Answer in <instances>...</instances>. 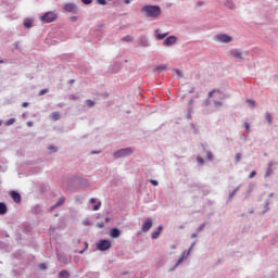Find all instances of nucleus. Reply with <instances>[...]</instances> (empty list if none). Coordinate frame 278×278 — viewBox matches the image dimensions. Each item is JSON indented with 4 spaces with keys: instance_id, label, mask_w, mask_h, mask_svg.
<instances>
[{
    "instance_id": "obj_1",
    "label": "nucleus",
    "mask_w": 278,
    "mask_h": 278,
    "mask_svg": "<svg viewBox=\"0 0 278 278\" xmlns=\"http://www.w3.org/2000/svg\"><path fill=\"white\" fill-rule=\"evenodd\" d=\"M141 12L147 18H157L162 14V8L160 5L147 4L142 7Z\"/></svg>"
},
{
    "instance_id": "obj_2",
    "label": "nucleus",
    "mask_w": 278,
    "mask_h": 278,
    "mask_svg": "<svg viewBox=\"0 0 278 278\" xmlns=\"http://www.w3.org/2000/svg\"><path fill=\"white\" fill-rule=\"evenodd\" d=\"M134 155V148H123L113 153L114 160H121L123 157H129Z\"/></svg>"
},
{
    "instance_id": "obj_3",
    "label": "nucleus",
    "mask_w": 278,
    "mask_h": 278,
    "mask_svg": "<svg viewBox=\"0 0 278 278\" xmlns=\"http://www.w3.org/2000/svg\"><path fill=\"white\" fill-rule=\"evenodd\" d=\"M247 55H249V52L240 51V49H231L228 52V58H230V60H247Z\"/></svg>"
},
{
    "instance_id": "obj_4",
    "label": "nucleus",
    "mask_w": 278,
    "mask_h": 278,
    "mask_svg": "<svg viewBox=\"0 0 278 278\" xmlns=\"http://www.w3.org/2000/svg\"><path fill=\"white\" fill-rule=\"evenodd\" d=\"M97 249H98V251H110V249H112V241H110L108 239H101L97 243Z\"/></svg>"
},
{
    "instance_id": "obj_5",
    "label": "nucleus",
    "mask_w": 278,
    "mask_h": 278,
    "mask_svg": "<svg viewBox=\"0 0 278 278\" xmlns=\"http://www.w3.org/2000/svg\"><path fill=\"white\" fill-rule=\"evenodd\" d=\"M55 18H58V15L53 12H47L45 13L41 17L40 21L42 23H53V21H55Z\"/></svg>"
},
{
    "instance_id": "obj_6",
    "label": "nucleus",
    "mask_w": 278,
    "mask_h": 278,
    "mask_svg": "<svg viewBox=\"0 0 278 278\" xmlns=\"http://www.w3.org/2000/svg\"><path fill=\"white\" fill-rule=\"evenodd\" d=\"M215 40L223 42L224 45H229L233 38L227 34H219L215 36Z\"/></svg>"
},
{
    "instance_id": "obj_7",
    "label": "nucleus",
    "mask_w": 278,
    "mask_h": 278,
    "mask_svg": "<svg viewBox=\"0 0 278 278\" xmlns=\"http://www.w3.org/2000/svg\"><path fill=\"white\" fill-rule=\"evenodd\" d=\"M197 245V242H192L188 252H182L181 256L178 258L177 263H176V267L179 266V264H181V262H184L185 257H188L192 251V249H194V247Z\"/></svg>"
},
{
    "instance_id": "obj_8",
    "label": "nucleus",
    "mask_w": 278,
    "mask_h": 278,
    "mask_svg": "<svg viewBox=\"0 0 278 278\" xmlns=\"http://www.w3.org/2000/svg\"><path fill=\"white\" fill-rule=\"evenodd\" d=\"M151 227H153V219L147 218L141 227V230L143 233H148V231H151Z\"/></svg>"
},
{
    "instance_id": "obj_9",
    "label": "nucleus",
    "mask_w": 278,
    "mask_h": 278,
    "mask_svg": "<svg viewBox=\"0 0 278 278\" xmlns=\"http://www.w3.org/2000/svg\"><path fill=\"white\" fill-rule=\"evenodd\" d=\"M164 47H173V45H177V37L169 36L163 41Z\"/></svg>"
},
{
    "instance_id": "obj_10",
    "label": "nucleus",
    "mask_w": 278,
    "mask_h": 278,
    "mask_svg": "<svg viewBox=\"0 0 278 278\" xmlns=\"http://www.w3.org/2000/svg\"><path fill=\"white\" fill-rule=\"evenodd\" d=\"M164 231V226H159L157 230L152 232L151 238L152 240H157L160 238V235Z\"/></svg>"
},
{
    "instance_id": "obj_11",
    "label": "nucleus",
    "mask_w": 278,
    "mask_h": 278,
    "mask_svg": "<svg viewBox=\"0 0 278 278\" xmlns=\"http://www.w3.org/2000/svg\"><path fill=\"white\" fill-rule=\"evenodd\" d=\"M10 197L13 199L14 203H21V193L17 191H11Z\"/></svg>"
},
{
    "instance_id": "obj_12",
    "label": "nucleus",
    "mask_w": 278,
    "mask_h": 278,
    "mask_svg": "<svg viewBox=\"0 0 278 278\" xmlns=\"http://www.w3.org/2000/svg\"><path fill=\"white\" fill-rule=\"evenodd\" d=\"M65 12H77V5L75 3H67L63 7Z\"/></svg>"
},
{
    "instance_id": "obj_13",
    "label": "nucleus",
    "mask_w": 278,
    "mask_h": 278,
    "mask_svg": "<svg viewBox=\"0 0 278 278\" xmlns=\"http://www.w3.org/2000/svg\"><path fill=\"white\" fill-rule=\"evenodd\" d=\"M154 36L156 38V40H164V38H166V36H168V33H160V29L154 30Z\"/></svg>"
},
{
    "instance_id": "obj_14",
    "label": "nucleus",
    "mask_w": 278,
    "mask_h": 278,
    "mask_svg": "<svg viewBox=\"0 0 278 278\" xmlns=\"http://www.w3.org/2000/svg\"><path fill=\"white\" fill-rule=\"evenodd\" d=\"M111 238H121V230L118 228H112L110 230Z\"/></svg>"
},
{
    "instance_id": "obj_15",
    "label": "nucleus",
    "mask_w": 278,
    "mask_h": 278,
    "mask_svg": "<svg viewBox=\"0 0 278 278\" xmlns=\"http://www.w3.org/2000/svg\"><path fill=\"white\" fill-rule=\"evenodd\" d=\"M8 214V205L4 202H0V216Z\"/></svg>"
},
{
    "instance_id": "obj_16",
    "label": "nucleus",
    "mask_w": 278,
    "mask_h": 278,
    "mask_svg": "<svg viewBox=\"0 0 278 278\" xmlns=\"http://www.w3.org/2000/svg\"><path fill=\"white\" fill-rule=\"evenodd\" d=\"M214 94H215V97H216L217 99H220V100L225 99V97H223V96L220 94V90H217V91H216V90L210 91L208 98L212 99V97H214Z\"/></svg>"
},
{
    "instance_id": "obj_17",
    "label": "nucleus",
    "mask_w": 278,
    "mask_h": 278,
    "mask_svg": "<svg viewBox=\"0 0 278 278\" xmlns=\"http://www.w3.org/2000/svg\"><path fill=\"white\" fill-rule=\"evenodd\" d=\"M140 47H151V43H149V38H147V36L140 37Z\"/></svg>"
},
{
    "instance_id": "obj_18",
    "label": "nucleus",
    "mask_w": 278,
    "mask_h": 278,
    "mask_svg": "<svg viewBox=\"0 0 278 278\" xmlns=\"http://www.w3.org/2000/svg\"><path fill=\"white\" fill-rule=\"evenodd\" d=\"M225 8H228V10H235L236 9V3H233L231 0H226L224 2Z\"/></svg>"
},
{
    "instance_id": "obj_19",
    "label": "nucleus",
    "mask_w": 278,
    "mask_h": 278,
    "mask_svg": "<svg viewBox=\"0 0 278 278\" xmlns=\"http://www.w3.org/2000/svg\"><path fill=\"white\" fill-rule=\"evenodd\" d=\"M64 201H66V199H64V198H60L59 200H58V202L53 205V206H51V211H53V210H55V207H60V205H64Z\"/></svg>"
},
{
    "instance_id": "obj_20",
    "label": "nucleus",
    "mask_w": 278,
    "mask_h": 278,
    "mask_svg": "<svg viewBox=\"0 0 278 278\" xmlns=\"http://www.w3.org/2000/svg\"><path fill=\"white\" fill-rule=\"evenodd\" d=\"M59 278H71V273H68L66 269H63L59 273Z\"/></svg>"
},
{
    "instance_id": "obj_21",
    "label": "nucleus",
    "mask_w": 278,
    "mask_h": 278,
    "mask_svg": "<svg viewBox=\"0 0 278 278\" xmlns=\"http://www.w3.org/2000/svg\"><path fill=\"white\" fill-rule=\"evenodd\" d=\"M241 186H238L232 192L229 193L228 201H231L236 197V193L240 191Z\"/></svg>"
},
{
    "instance_id": "obj_22",
    "label": "nucleus",
    "mask_w": 278,
    "mask_h": 278,
    "mask_svg": "<svg viewBox=\"0 0 278 278\" xmlns=\"http://www.w3.org/2000/svg\"><path fill=\"white\" fill-rule=\"evenodd\" d=\"M33 23L34 22L30 18H26L24 20V27H26V29H31Z\"/></svg>"
},
{
    "instance_id": "obj_23",
    "label": "nucleus",
    "mask_w": 278,
    "mask_h": 278,
    "mask_svg": "<svg viewBox=\"0 0 278 278\" xmlns=\"http://www.w3.org/2000/svg\"><path fill=\"white\" fill-rule=\"evenodd\" d=\"M74 179L76 181H78V184H80V186H88V180L84 179V178H77V177H74Z\"/></svg>"
},
{
    "instance_id": "obj_24",
    "label": "nucleus",
    "mask_w": 278,
    "mask_h": 278,
    "mask_svg": "<svg viewBox=\"0 0 278 278\" xmlns=\"http://www.w3.org/2000/svg\"><path fill=\"white\" fill-rule=\"evenodd\" d=\"M253 189H254L253 184H250V185H249V189H248V191H247V193H245L244 199H249V197H251V192H253Z\"/></svg>"
},
{
    "instance_id": "obj_25",
    "label": "nucleus",
    "mask_w": 278,
    "mask_h": 278,
    "mask_svg": "<svg viewBox=\"0 0 278 278\" xmlns=\"http://www.w3.org/2000/svg\"><path fill=\"white\" fill-rule=\"evenodd\" d=\"M265 121H267L269 125H273V115L269 112L265 114Z\"/></svg>"
},
{
    "instance_id": "obj_26",
    "label": "nucleus",
    "mask_w": 278,
    "mask_h": 278,
    "mask_svg": "<svg viewBox=\"0 0 278 278\" xmlns=\"http://www.w3.org/2000/svg\"><path fill=\"white\" fill-rule=\"evenodd\" d=\"M50 118H52V121H60V118H61L60 113L59 112H53L50 115Z\"/></svg>"
},
{
    "instance_id": "obj_27",
    "label": "nucleus",
    "mask_w": 278,
    "mask_h": 278,
    "mask_svg": "<svg viewBox=\"0 0 278 278\" xmlns=\"http://www.w3.org/2000/svg\"><path fill=\"white\" fill-rule=\"evenodd\" d=\"M162 71H166V65H159L154 68V73H162Z\"/></svg>"
},
{
    "instance_id": "obj_28",
    "label": "nucleus",
    "mask_w": 278,
    "mask_h": 278,
    "mask_svg": "<svg viewBox=\"0 0 278 278\" xmlns=\"http://www.w3.org/2000/svg\"><path fill=\"white\" fill-rule=\"evenodd\" d=\"M16 123V118H10L9 121L5 122V126L10 127V125H14Z\"/></svg>"
},
{
    "instance_id": "obj_29",
    "label": "nucleus",
    "mask_w": 278,
    "mask_h": 278,
    "mask_svg": "<svg viewBox=\"0 0 278 278\" xmlns=\"http://www.w3.org/2000/svg\"><path fill=\"white\" fill-rule=\"evenodd\" d=\"M86 105H87V108H94V101H92V100H86Z\"/></svg>"
},
{
    "instance_id": "obj_30",
    "label": "nucleus",
    "mask_w": 278,
    "mask_h": 278,
    "mask_svg": "<svg viewBox=\"0 0 278 278\" xmlns=\"http://www.w3.org/2000/svg\"><path fill=\"white\" fill-rule=\"evenodd\" d=\"M213 103H214L215 108H223V102L222 101L213 100Z\"/></svg>"
},
{
    "instance_id": "obj_31",
    "label": "nucleus",
    "mask_w": 278,
    "mask_h": 278,
    "mask_svg": "<svg viewBox=\"0 0 278 278\" xmlns=\"http://www.w3.org/2000/svg\"><path fill=\"white\" fill-rule=\"evenodd\" d=\"M131 40H134V37H131V36H129V35H127V36H125V37L123 38V41H124V42H131Z\"/></svg>"
},
{
    "instance_id": "obj_32",
    "label": "nucleus",
    "mask_w": 278,
    "mask_h": 278,
    "mask_svg": "<svg viewBox=\"0 0 278 278\" xmlns=\"http://www.w3.org/2000/svg\"><path fill=\"white\" fill-rule=\"evenodd\" d=\"M197 162H198V164H200V166H203V164H205V160L201 156L197 157Z\"/></svg>"
},
{
    "instance_id": "obj_33",
    "label": "nucleus",
    "mask_w": 278,
    "mask_h": 278,
    "mask_svg": "<svg viewBox=\"0 0 278 278\" xmlns=\"http://www.w3.org/2000/svg\"><path fill=\"white\" fill-rule=\"evenodd\" d=\"M83 225H85V227H90V225H92V223L88 218H86L83 220Z\"/></svg>"
},
{
    "instance_id": "obj_34",
    "label": "nucleus",
    "mask_w": 278,
    "mask_h": 278,
    "mask_svg": "<svg viewBox=\"0 0 278 278\" xmlns=\"http://www.w3.org/2000/svg\"><path fill=\"white\" fill-rule=\"evenodd\" d=\"M205 223H203L202 225H200V227H198L197 229V233H201V231H203V229H205Z\"/></svg>"
},
{
    "instance_id": "obj_35",
    "label": "nucleus",
    "mask_w": 278,
    "mask_h": 278,
    "mask_svg": "<svg viewBox=\"0 0 278 278\" xmlns=\"http://www.w3.org/2000/svg\"><path fill=\"white\" fill-rule=\"evenodd\" d=\"M240 160H242V154L237 153V154L235 155L236 164H238V162H240Z\"/></svg>"
},
{
    "instance_id": "obj_36",
    "label": "nucleus",
    "mask_w": 278,
    "mask_h": 278,
    "mask_svg": "<svg viewBox=\"0 0 278 278\" xmlns=\"http://www.w3.org/2000/svg\"><path fill=\"white\" fill-rule=\"evenodd\" d=\"M247 103L250 105V108H255V101L254 100L248 99Z\"/></svg>"
},
{
    "instance_id": "obj_37",
    "label": "nucleus",
    "mask_w": 278,
    "mask_h": 278,
    "mask_svg": "<svg viewBox=\"0 0 278 278\" xmlns=\"http://www.w3.org/2000/svg\"><path fill=\"white\" fill-rule=\"evenodd\" d=\"M93 212H98V210H101V202H98L96 205H93Z\"/></svg>"
},
{
    "instance_id": "obj_38",
    "label": "nucleus",
    "mask_w": 278,
    "mask_h": 278,
    "mask_svg": "<svg viewBox=\"0 0 278 278\" xmlns=\"http://www.w3.org/2000/svg\"><path fill=\"white\" fill-rule=\"evenodd\" d=\"M190 129L193 130V134H199V129L194 126V124L189 125Z\"/></svg>"
},
{
    "instance_id": "obj_39",
    "label": "nucleus",
    "mask_w": 278,
    "mask_h": 278,
    "mask_svg": "<svg viewBox=\"0 0 278 278\" xmlns=\"http://www.w3.org/2000/svg\"><path fill=\"white\" fill-rule=\"evenodd\" d=\"M273 175V168L267 167V170L265 173V177H270Z\"/></svg>"
},
{
    "instance_id": "obj_40",
    "label": "nucleus",
    "mask_w": 278,
    "mask_h": 278,
    "mask_svg": "<svg viewBox=\"0 0 278 278\" xmlns=\"http://www.w3.org/2000/svg\"><path fill=\"white\" fill-rule=\"evenodd\" d=\"M206 160L212 162V160H214V154L212 152H207Z\"/></svg>"
},
{
    "instance_id": "obj_41",
    "label": "nucleus",
    "mask_w": 278,
    "mask_h": 278,
    "mask_svg": "<svg viewBox=\"0 0 278 278\" xmlns=\"http://www.w3.org/2000/svg\"><path fill=\"white\" fill-rule=\"evenodd\" d=\"M96 2H97L99 5H108V1H106V0H96Z\"/></svg>"
},
{
    "instance_id": "obj_42",
    "label": "nucleus",
    "mask_w": 278,
    "mask_h": 278,
    "mask_svg": "<svg viewBox=\"0 0 278 278\" xmlns=\"http://www.w3.org/2000/svg\"><path fill=\"white\" fill-rule=\"evenodd\" d=\"M174 72L176 73L177 77L179 78L184 77V74L181 73L180 70H174Z\"/></svg>"
},
{
    "instance_id": "obj_43",
    "label": "nucleus",
    "mask_w": 278,
    "mask_h": 278,
    "mask_svg": "<svg viewBox=\"0 0 278 278\" xmlns=\"http://www.w3.org/2000/svg\"><path fill=\"white\" fill-rule=\"evenodd\" d=\"M48 150L52 151L53 153H58V148H55L54 146H49Z\"/></svg>"
},
{
    "instance_id": "obj_44",
    "label": "nucleus",
    "mask_w": 278,
    "mask_h": 278,
    "mask_svg": "<svg viewBox=\"0 0 278 278\" xmlns=\"http://www.w3.org/2000/svg\"><path fill=\"white\" fill-rule=\"evenodd\" d=\"M149 182H150L152 186H160V182H159L157 180L150 179Z\"/></svg>"
},
{
    "instance_id": "obj_45",
    "label": "nucleus",
    "mask_w": 278,
    "mask_h": 278,
    "mask_svg": "<svg viewBox=\"0 0 278 278\" xmlns=\"http://www.w3.org/2000/svg\"><path fill=\"white\" fill-rule=\"evenodd\" d=\"M268 205H270V203L268 202V200H266V203H265V210L263 212V214H266V212H268Z\"/></svg>"
},
{
    "instance_id": "obj_46",
    "label": "nucleus",
    "mask_w": 278,
    "mask_h": 278,
    "mask_svg": "<svg viewBox=\"0 0 278 278\" xmlns=\"http://www.w3.org/2000/svg\"><path fill=\"white\" fill-rule=\"evenodd\" d=\"M49 92V89H42L39 91V97H42L43 94H47Z\"/></svg>"
},
{
    "instance_id": "obj_47",
    "label": "nucleus",
    "mask_w": 278,
    "mask_h": 278,
    "mask_svg": "<svg viewBox=\"0 0 278 278\" xmlns=\"http://www.w3.org/2000/svg\"><path fill=\"white\" fill-rule=\"evenodd\" d=\"M255 175H257V172L252 170L249 175V179H253V177H255Z\"/></svg>"
},
{
    "instance_id": "obj_48",
    "label": "nucleus",
    "mask_w": 278,
    "mask_h": 278,
    "mask_svg": "<svg viewBox=\"0 0 278 278\" xmlns=\"http://www.w3.org/2000/svg\"><path fill=\"white\" fill-rule=\"evenodd\" d=\"M81 3H84V5H90V3H92V0H81Z\"/></svg>"
},
{
    "instance_id": "obj_49",
    "label": "nucleus",
    "mask_w": 278,
    "mask_h": 278,
    "mask_svg": "<svg viewBox=\"0 0 278 278\" xmlns=\"http://www.w3.org/2000/svg\"><path fill=\"white\" fill-rule=\"evenodd\" d=\"M39 268H40L41 270H47V264L41 263V264L39 265Z\"/></svg>"
},
{
    "instance_id": "obj_50",
    "label": "nucleus",
    "mask_w": 278,
    "mask_h": 278,
    "mask_svg": "<svg viewBox=\"0 0 278 278\" xmlns=\"http://www.w3.org/2000/svg\"><path fill=\"white\" fill-rule=\"evenodd\" d=\"M204 3H205V2H203V1H198L197 4H195V7H197V8H202V5H204Z\"/></svg>"
},
{
    "instance_id": "obj_51",
    "label": "nucleus",
    "mask_w": 278,
    "mask_h": 278,
    "mask_svg": "<svg viewBox=\"0 0 278 278\" xmlns=\"http://www.w3.org/2000/svg\"><path fill=\"white\" fill-rule=\"evenodd\" d=\"M97 227H99V229H103V227H105V224H103V223H98V224H97Z\"/></svg>"
},
{
    "instance_id": "obj_52",
    "label": "nucleus",
    "mask_w": 278,
    "mask_h": 278,
    "mask_svg": "<svg viewBox=\"0 0 278 278\" xmlns=\"http://www.w3.org/2000/svg\"><path fill=\"white\" fill-rule=\"evenodd\" d=\"M22 108H29V102L22 103Z\"/></svg>"
},
{
    "instance_id": "obj_53",
    "label": "nucleus",
    "mask_w": 278,
    "mask_h": 278,
    "mask_svg": "<svg viewBox=\"0 0 278 278\" xmlns=\"http://www.w3.org/2000/svg\"><path fill=\"white\" fill-rule=\"evenodd\" d=\"M89 203H91V204H94V203H97V199H94V198H91V199L89 200Z\"/></svg>"
},
{
    "instance_id": "obj_54",
    "label": "nucleus",
    "mask_w": 278,
    "mask_h": 278,
    "mask_svg": "<svg viewBox=\"0 0 278 278\" xmlns=\"http://www.w3.org/2000/svg\"><path fill=\"white\" fill-rule=\"evenodd\" d=\"M244 128L247 129V131H249V129H251V126L249 125V123L244 124Z\"/></svg>"
},
{
    "instance_id": "obj_55",
    "label": "nucleus",
    "mask_w": 278,
    "mask_h": 278,
    "mask_svg": "<svg viewBox=\"0 0 278 278\" xmlns=\"http://www.w3.org/2000/svg\"><path fill=\"white\" fill-rule=\"evenodd\" d=\"M99 153H101V151H91V155H99Z\"/></svg>"
},
{
    "instance_id": "obj_56",
    "label": "nucleus",
    "mask_w": 278,
    "mask_h": 278,
    "mask_svg": "<svg viewBox=\"0 0 278 278\" xmlns=\"http://www.w3.org/2000/svg\"><path fill=\"white\" fill-rule=\"evenodd\" d=\"M27 127H34V122H27Z\"/></svg>"
},
{
    "instance_id": "obj_57",
    "label": "nucleus",
    "mask_w": 278,
    "mask_h": 278,
    "mask_svg": "<svg viewBox=\"0 0 278 278\" xmlns=\"http://www.w3.org/2000/svg\"><path fill=\"white\" fill-rule=\"evenodd\" d=\"M198 236H199V232L192 233V235H191V238L194 239V238H198Z\"/></svg>"
},
{
    "instance_id": "obj_58",
    "label": "nucleus",
    "mask_w": 278,
    "mask_h": 278,
    "mask_svg": "<svg viewBox=\"0 0 278 278\" xmlns=\"http://www.w3.org/2000/svg\"><path fill=\"white\" fill-rule=\"evenodd\" d=\"M124 3H125L126 5H129V3H131V0H124Z\"/></svg>"
},
{
    "instance_id": "obj_59",
    "label": "nucleus",
    "mask_w": 278,
    "mask_h": 278,
    "mask_svg": "<svg viewBox=\"0 0 278 278\" xmlns=\"http://www.w3.org/2000/svg\"><path fill=\"white\" fill-rule=\"evenodd\" d=\"M85 252H86V249L80 250V251H79V254H80V255H84Z\"/></svg>"
},
{
    "instance_id": "obj_60",
    "label": "nucleus",
    "mask_w": 278,
    "mask_h": 278,
    "mask_svg": "<svg viewBox=\"0 0 278 278\" xmlns=\"http://www.w3.org/2000/svg\"><path fill=\"white\" fill-rule=\"evenodd\" d=\"M267 168H273V162L268 163V167Z\"/></svg>"
},
{
    "instance_id": "obj_61",
    "label": "nucleus",
    "mask_w": 278,
    "mask_h": 278,
    "mask_svg": "<svg viewBox=\"0 0 278 278\" xmlns=\"http://www.w3.org/2000/svg\"><path fill=\"white\" fill-rule=\"evenodd\" d=\"M187 118L190 121V118H192V115L189 113V114L187 115Z\"/></svg>"
},
{
    "instance_id": "obj_62",
    "label": "nucleus",
    "mask_w": 278,
    "mask_h": 278,
    "mask_svg": "<svg viewBox=\"0 0 278 278\" xmlns=\"http://www.w3.org/2000/svg\"><path fill=\"white\" fill-rule=\"evenodd\" d=\"M122 275H129V271H123Z\"/></svg>"
},
{
    "instance_id": "obj_63",
    "label": "nucleus",
    "mask_w": 278,
    "mask_h": 278,
    "mask_svg": "<svg viewBox=\"0 0 278 278\" xmlns=\"http://www.w3.org/2000/svg\"><path fill=\"white\" fill-rule=\"evenodd\" d=\"M70 84H71V85L75 84V80H73V79H72V80H70Z\"/></svg>"
},
{
    "instance_id": "obj_64",
    "label": "nucleus",
    "mask_w": 278,
    "mask_h": 278,
    "mask_svg": "<svg viewBox=\"0 0 278 278\" xmlns=\"http://www.w3.org/2000/svg\"><path fill=\"white\" fill-rule=\"evenodd\" d=\"M255 211H253V210H251V211H249V214H253Z\"/></svg>"
}]
</instances>
